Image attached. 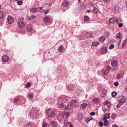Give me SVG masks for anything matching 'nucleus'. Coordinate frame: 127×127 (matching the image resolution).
<instances>
[{
    "label": "nucleus",
    "mask_w": 127,
    "mask_h": 127,
    "mask_svg": "<svg viewBox=\"0 0 127 127\" xmlns=\"http://www.w3.org/2000/svg\"><path fill=\"white\" fill-rule=\"evenodd\" d=\"M46 113L50 118H54L55 117V114L54 111L51 109H49L47 111Z\"/></svg>",
    "instance_id": "f257e3e1"
},
{
    "label": "nucleus",
    "mask_w": 127,
    "mask_h": 127,
    "mask_svg": "<svg viewBox=\"0 0 127 127\" xmlns=\"http://www.w3.org/2000/svg\"><path fill=\"white\" fill-rule=\"evenodd\" d=\"M24 18L23 17H21L19 19L18 23L20 28H22L24 27L25 25V23L23 21Z\"/></svg>",
    "instance_id": "f03ea898"
},
{
    "label": "nucleus",
    "mask_w": 127,
    "mask_h": 127,
    "mask_svg": "<svg viewBox=\"0 0 127 127\" xmlns=\"http://www.w3.org/2000/svg\"><path fill=\"white\" fill-rule=\"evenodd\" d=\"M111 65L113 67V69L115 70H117L118 68L117 66L118 64V62L117 60H115L112 61Z\"/></svg>",
    "instance_id": "7ed1b4c3"
},
{
    "label": "nucleus",
    "mask_w": 127,
    "mask_h": 127,
    "mask_svg": "<svg viewBox=\"0 0 127 127\" xmlns=\"http://www.w3.org/2000/svg\"><path fill=\"white\" fill-rule=\"evenodd\" d=\"M2 60L4 62H7L9 61V58L8 56L5 55L2 56Z\"/></svg>",
    "instance_id": "20e7f679"
},
{
    "label": "nucleus",
    "mask_w": 127,
    "mask_h": 127,
    "mask_svg": "<svg viewBox=\"0 0 127 127\" xmlns=\"http://www.w3.org/2000/svg\"><path fill=\"white\" fill-rule=\"evenodd\" d=\"M71 105L74 107H77L79 105L78 102L76 100H74L71 102Z\"/></svg>",
    "instance_id": "39448f33"
},
{
    "label": "nucleus",
    "mask_w": 127,
    "mask_h": 127,
    "mask_svg": "<svg viewBox=\"0 0 127 127\" xmlns=\"http://www.w3.org/2000/svg\"><path fill=\"white\" fill-rule=\"evenodd\" d=\"M43 8V7H38L37 8H32L30 9V11L32 13L37 12L40 11Z\"/></svg>",
    "instance_id": "423d86ee"
},
{
    "label": "nucleus",
    "mask_w": 127,
    "mask_h": 127,
    "mask_svg": "<svg viewBox=\"0 0 127 127\" xmlns=\"http://www.w3.org/2000/svg\"><path fill=\"white\" fill-rule=\"evenodd\" d=\"M119 10V7L118 6H115L112 9V12L114 13H117Z\"/></svg>",
    "instance_id": "0eeeda50"
},
{
    "label": "nucleus",
    "mask_w": 127,
    "mask_h": 127,
    "mask_svg": "<svg viewBox=\"0 0 127 127\" xmlns=\"http://www.w3.org/2000/svg\"><path fill=\"white\" fill-rule=\"evenodd\" d=\"M126 97L125 96H120L119 98V103L122 104L124 103L125 101Z\"/></svg>",
    "instance_id": "6e6552de"
},
{
    "label": "nucleus",
    "mask_w": 127,
    "mask_h": 127,
    "mask_svg": "<svg viewBox=\"0 0 127 127\" xmlns=\"http://www.w3.org/2000/svg\"><path fill=\"white\" fill-rule=\"evenodd\" d=\"M58 104H60V108L61 109H62L64 107H65V109H66L67 107L66 106V105H65V102H61V101H59L58 102Z\"/></svg>",
    "instance_id": "1a4fd4ad"
},
{
    "label": "nucleus",
    "mask_w": 127,
    "mask_h": 127,
    "mask_svg": "<svg viewBox=\"0 0 127 127\" xmlns=\"http://www.w3.org/2000/svg\"><path fill=\"white\" fill-rule=\"evenodd\" d=\"M118 21V19L114 17L110 18L109 20V22L110 23L114 24L116 22Z\"/></svg>",
    "instance_id": "9d476101"
},
{
    "label": "nucleus",
    "mask_w": 127,
    "mask_h": 127,
    "mask_svg": "<svg viewBox=\"0 0 127 127\" xmlns=\"http://www.w3.org/2000/svg\"><path fill=\"white\" fill-rule=\"evenodd\" d=\"M68 97L64 95L61 97L59 99V100H60V101L62 100L61 101L62 102L64 103V101H65L68 100Z\"/></svg>",
    "instance_id": "9b49d317"
},
{
    "label": "nucleus",
    "mask_w": 127,
    "mask_h": 127,
    "mask_svg": "<svg viewBox=\"0 0 127 127\" xmlns=\"http://www.w3.org/2000/svg\"><path fill=\"white\" fill-rule=\"evenodd\" d=\"M7 20L8 23L9 24H11L13 22L14 18L13 17L9 16L7 18Z\"/></svg>",
    "instance_id": "f8f14e48"
},
{
    "label": "nucleus",
    "mask_w": 127,
    "mask_h": 127,
    "mask_svg": "<svg viewBox=\"0 0 127 127\" xmlns=\"http://www.w3.org/2000/svg\"><path fill=\"white\" fill-rule=\"evenodd\" d=\"M101 53L102 54H104L107 53V47L103 46L101 50Z\"/></svg>",
    "instance_id": "ddd939ff"
},
{
    "label": "nucleus",
    "mask_w": 127,
    "mask_h": 127,
    "mask_svg": "<svg viewBox=\"0 0 127 127\" xmlns=\"http://www.w3.org/2000/svg\"><path fill=\"white\" fill-rule=\"evenodd\" d=\"M70 113L69 112H64L63 113V115L65 119H67L70 116Z\"/></svg>",
    "instance_id": "4468645a"
},
{
    "label": "nucleus",
    "mask_w": 127,
    "mask_h": 127,
    "mask_svg": "<svg viewBox=\"0 0 127 127\" xmlns=\"http://www.w3.org/2000/svg\"><path fill=\"white\" fill-rule=\"evenodd\" d=\"M69 4V2L68 1L64 0L62 3V5L64 7L67 6Z\"/></svg>",
    "instance_id": "2eb2a0df"
},
{
    "label": "nucleus",
    "mask_w": 127,
    "mask_h": 127,
    "mask_svg": "<svg viewBox=\"0 0 127 127\" xmlns=\"http://www.w3.org/2000/svg\"><path fill=\"white\" fill-rule=\"evenodd\" d=\"M44 21L46 23H49L50 22V18L48 16H46L43 18Z\"/></svg>",
    "instance_id": "dca6fc26"
},
{
    "label": "nucleus",
    "mask_w": 127,
    "mask_h": 127,
    "mask_svg": "<svg viewBox=\"0 0 127 127\" xmlns=\"http://www.w3.org/2000/svg\"><path fill=\"white\" fill-rule=\"evenodd\" d=\"M5 15V13L2 11H0V19H3Z\"/></svg>",
    "instance_id": "f3484780"
},
{
    "label": "nucleus",
    "mask_w": 127,
    "mask_h": 127,
    "mask_svg": "<svg viewBox=\"0 0 127 127\" xmlns=\"http://www.w3.org/2000/svg\"><path fill=\"white\" fill-rule=\"evenodd\" d=\"M27 29L29 31H32V26L30 24H29L27 26Z\"/></svg>",
    "instance_id": "a211bd4d"
},
{
    "label": "nucleus",
    "mask_w": 127,
    "mask_h": 127,
    "mask_svg": "<svg viewBox=\"0 0 127 127\" xmlns=\"http://www.w3.org/2000/svg\"><path fill=\"white\" fill-rule=\"evenodd\" d=\"M104 119H109L110 118V113H105L104 115Z\"/></svg>",
    "instance_id": "6ab92c4d"
},
{
    "label": "nucleus",
    "mask_w": 127,
    "mask_h": 127,
    "mask_svg": "<svg viewBox=\"0 0 127 127\" xmlns=\"http://www.w3.org/2000/svg\"><path fill=\"white\" fill-rule=\"evenodd\" d=\"M87 105L85 103H83L80 105V108L83 109H84L86 108L87 106Z\"/></svg>",
    "instance_id": "aec40b11"
},
{
    "label": "nucleus",
    "mask_w": 127,
    "mask_h": 127,
    "mask_svg": "<svg viewBox=\"0 0 127 127\" xmlns=\"http://www.w3.org/2000/svg\"><path fill=\"white\" fill-rule=\"evenodd\" d=\"M93 120V118L91 117H87L85 120V121L88 123L90 121Z\"/></svg>",
    "instance_id": "412c9836"
},
{
    "label": "nucleus",
    "mask_w": 127,
    "mask_h": 127,
    "mask_svg": "<svg viewBox=\"0 0 127 127\" xmlns=\"http://www.w3.org/2000/svg\"><path fill=\"white\" fill-rule=\"evenodd\" d=\"M64 49V47L62 45H60L58 48V50L60 52H62Z\"/></svg>",
    "instance_id": "4be33fe9"
},
{
    "label": "nucleus",
    "mask_w": 127,
    "mask_h": 127,
    "mask_svg": "<svg viewBox=\"0 0 127 127\" xmlns=\"http://www.w3.org/2000/svg\"><path fill=\"white\" fill-rule=\"evenodd\" d=\"M103 120H104L103 125L105 126H107L108 123L109 122L108 120L106 119H104L103 118Z\"/></svg>",
    "instance_id": "5701e85b"
},
{
    "label": "nucleus",
    "mask_w": 127,
    "mask_h": 127,
    "mask_svg": "<svg viewBox=\"0 0 127 127\" xmlns=\"http://www.w3.org/2000/svg\"><path fill=\"white\" fill-rule=\"evenodd\" d=\"M51 124H52L53 127H57L58 125L57 123L54 121L51 122Z\"/></svg>",
    "instance_id": "b1692460"
},
{
    "label": "nucleus",
    "mask_w": 127,
    "mask_h": 127,
    "mask_svg": "<svg viewBox=\"0 0 127 127\" xmlns=\"http://www.w3.org/2000/svg\"><path fill=\"white\" fill-rule=\"evenodd\" d=\"M104 105H106L108 108H109L110 107V104L109 102L106 101L104 102Z\"/></svg>",
    "instance_id": "393cba45"
},
{
    "label": "nucleus",
    "mask_w": 127,
    "mask_h": 127,
    "mask_svg": "<svg viewBox=\"0 0 127 127\" xmlns=\"http://www.w3.org/2000/svg\"><path fill=\"white\" fill-rule=\"evenodd\" d=\"M116 37L117 38H118L119 39L121 40V35L120 33H119L117 34L116 35Z\"/></svg>",
    "instance_id": "a878e982"
},
{
    "label": "nucleus",
    "mask_w": 127,
    "mask_h": 127,
    "mask_svg": "<svg viewBox=\"0 0 127 127\" xmlns=\"http://www.w3.org/2000/svg\"><path fill=\"white\" fill-rule=\"evenodd\" d=\"M84 21H89V18L87 16H84Z\"/></svg>",
    "instance_id": "bb28decb"
},
{
    "label": "nucleus",
    "mask_w": 127,
    "mask_h": 127,
    "mask_svg": "<svg viewBox=\"0 0 127 127\" xmlns=\"http://www.w3.org/2000/svg\"><path fill=\"white\" fill-rule=\"evenodd\" d=\"M105 40V38L103 36H102L99 39V40L101 42H104Z\"/></svg>",
    "instance_id": "cd10ccee"
},
{
    "label": "nucleus",
    "mask_w": 127,
    "mask_h": 127,
    "mask_svg": "<svg viewBox=\"0 0 127 127\" xmlns=\"http://www.w3.org/2000/svg\"><path fill=\"white\" fill-rule=\"evenodd\" d=\"M99 44V43L97 42H95L92 44V45L95 47H96Z\"/></svg>",
    "instance_id": "c85d7f7f"
},
{
    "label": "nucleus",
    "mask_w": 127,
    "mask_h": 127,
    "mask_svg": "<svg viewBox=\"0 0 127 127\" xmlns=\"http://www.w3.org/2000/svg\"><path fill=\"white\" fill-rule=\"evenodd\" d=\"M109 72V70L108 69H106L104 71L103 73L105 75H107Z\"/></svg>",
    "instance_id": "c756f323"
},
{
    "label": "nucleus",
    "mask_w": 127,
    "mask_h": 127,
    "mask_svg": "<svg viewBox=\"0 0 127 127\" xmlns=\"http://www.w3.org/2000/svg\"><path fill=\"white\" fill-rule=\"evenodd\" d=\"M43 127H49V125L47 123H46L45 124H44L43 122Z\"/></svg>",
    "instance_id": "7c9ffc66"
},
{
    "label": "nucleus",
    "mask_w": 127,
    "mask_h": 127,
    "mask_svg": "<svg viewBox=\"0 0 127 127\" xmlns=\"http://www.w3.org/2000/svg\"><path fill=\"white\" fill-rule=\"evenodd\" d=\"M35 17V16H34L33 15H31L30 17H28V19L29 20H30L31 19Z\"/></svg>",
    "instance_id": "2f4dec72"
},
{
    "label": "nucleus",
    "mask_w": 127,
    "mask_h": 127,
    "mask_svg": "<svg viewBox=\"0 0 127 127\" xmlns=\"http://www.w3.org/2000/svg\"><path fill=\"white\" fill-rule=\"evenodd\" d=\"M85 36L86 37H91V35L89 33L87 32L86 33H85Z\"/></svg>",
    "instance_id": "473e14b6"
},
{
    "label": "nucleus",
    "mask_w": 127,
    "mask_h": 127,
    "mask_svg": "<svg viewBox=\"0 0 127 127\" xmlns=\"http://www.w3.org/2000/svg\"><path fill=\"white\" fill-rule=\"evenodd\" d=\"M93 12L94 13L96 14L98 12V10L96 8L94 7V9L93 10Z\"/></svg>",
    "instance_id": "72a5a7b5"
},
{
    "label": "nucleus",
    "mask_w": 127,
    "mask_h": 127,
    "mask_svg": "<svg viewBox=\"0 0 127 127\" xmlns=\"http://www.w3.org/2000/svg\"><path fill=\"white\" fill-rule=\"evenodd\" d=\"M116 117V115L114 113H112L111 115V117L112 118L114 119Z\"/></svg>",
    "instance_id": "f704fd0d"
},
{
    "label": "nucleus",
    "mask_w": 127,
    "mask_h": 127,
    "mask_svg": "<svg viewBox=\"0 0 127 127\" xmlns=\"http://www.w3.org/2000/svg\"><path fill=\"white\" fill-rule=\"evenodd\" d=\"M111 95L112 97H114L117 95V93L115 92H113L112 93Z\"/></svg>",
    "instance_id": "c9c22d12"
},
{
    "label": "nucleus",
    "mask_w": 127,
    "mask_h": 127,
    "mask_svg": "<svg viewBox=\"0 0 127 127\" xmlns=\"http://www.w3.org/2000/svg\"><path fill=\"white\" fill-rule=\"evenodd\" d=\"M114 45L113 44L111 45L108 47V49H111L114 47Z\"/></svg>",
    "instance_id": "e433bc0d"
},
{
    "label": "nucleus",
    "mask_w": 127,
    "mask_h": 127,
    "mask_svg": "<svg viewBox=\"0 0 127 127\" xmlns=\"http://www.w3.org/2000/svg\"><path fill=\"white\" fill-rule=\"evenodd\" d=\"M127 43V41L126 40H125L123 41L122 44V47H123Z\"/></svg>",
    "instance_id": "4c0bfd02"
},
{
    "label": "nucleus",
    "mask_w": 127,
    "mask_h": 127,
    "mask_svg": "<svg viewBox=\"0 0 127 127\" xmlns=\"http://www.w3.org/2000/svg\"><path fill=\"white\" fill-rule=\"evenodd\" d=\"M67 126H68L69 127H73L72 125L69 122H67Z\"/></svg>",
    "instance_id": "58836bf2"
},
{
    "label": "nucleus",
    "mask_w": 127,
    "mask_h": 127,
    "mask_svg": "<svg viewBox=\"0 0 127 127\" xmlns=\"http://www.w3.org/2000/svg\"><path fill=\"white\" fill-rule=\"evenodd\" d=\"M98 100L97 99H95L93 100V102H94L95 103H96L97 102H98Z\"/></svg>",
    "instance_id": "ea45409f"
},
{
    "label": "nucleus",
    "mask_w": 127,
    "mask_h": 127,
    "mask_svg": "<svg viewBox=\"0 0 127 127\" xmlns=\"http://www.w3.org/2000/svg\"><path fill=\"white\" fill-rule=\"evenodd\" d=\"M29 97L32 99L33 98V94L32 93H30L29 95Z\"/></svg>",
    "instance_id": "a19ab883"
},
{
    "label": "nucleus",
    "mask_w": 127,
    "mask_h": 127,
    "mask_svg": "<svg viewBox=\"0 0 127 127\" xmlns=\"http://www.w3.org/2000/svg\"><path fill=\"white\" fill-rule=\"evenodd\" d=\"M27 87L28 88L30 87L31 86V84L30 82H28L26 85Z\"/></svg>",
    "instance_id": "79ce46f5"
},
{
    "label": "nucleus",
    "mask_w": 127,
    "mask_h": 127,
    "mask_svg": "<svg viewBox=\"0 0 127 127\" xmlns=\"http://www.w3.org/2000/svg\"><path fill=\"white\" fill-rule=\"evenodd\" d=\"M73 86L71 85H69L67 87V89L69 90H70L72 88Z\"/></svg>",
    "instance_id": "37998d69"
},
{
    "label": "nucleus",
    "mask_w": 127,
    "mask_h": 127,
    "mask_svg": "<svg viewBox=\"0 0 127 127\" xmlns=\"http://www.w3.org/2000/svg\"><path fill=\"white\" fill-rule=\"evenodd\" d=\"M121 77L120 75L119 74H118L117 76V79H119Z\"/></svg>",
    "instance_id": "c03bdc74"
},
{
    "label": "nucleus",
    "mask_w": 127,
    "mask_h": 127,
    "mask_svg": "<svg viewBox=\"0 0 127 127\" xmlns=\"http://www.w3.org/2000/svg\"><path fill=\"white\" fill-rule=\"evenodd\" d=\"M19 98H18V99H17V98L15 99H14V103H16V102H18V100H19Z\"/></svg>",
    "instance_id": "a18cd8bd"
},
{
    "label": "nucleus",
    "mask_w": 127,
    "mask_h": 127,
    "mask_svg": "<svg viewBox=\"0 0 127 127\" xmlns=\"http://www.w3.org/2000/svg\"><path fill=\"white\" fill-rule=\"evenodd\" d=\"M95 114V113L94 112H92L90 113V115L91 116L94 115Z\"/></svg>",
    "instance_id": "49530a36"
},
{
    "label": "nucleus",
    "mask_w": 127,
    "mask_h": 127,
    "mask_svg": "<svg viewBox=\"0 0 127 127\" xmlns=\"http://www.w3.org/2000/svg\"><path fill=\"white\" fill-rule=\"evenodd\" d=\"M122 104L120 103H119L117 105L116 107L117 108H119Z\"/></svg>",
    "instance_id": "de8ad7c7"
},
{
    "label": "nucleus",
    "mask_w": 127,
    "mask_h": 127,
    "mask_svg": "<svg viewBox=\"0 0 127 127\" xmlns=\"http://www.w3.org/2000/svg\"><path fill=\"white\" fill-rule=\"evenodd\" d=\"M99 126L100 127H102L103 125V123L102 122H100L99 123Z\"/></svg>",
    "instance_id": "09e8293b"
},
{
    "label": "nucleus",
    "mask_w": 127,
    "mask_h": 127,
    "mask_svg": "<svg viewBox=\"0 0 127 127\" xmlns=\"http://www.w3.org/2000/svg\"><path fill=\"white\" fill-rule=\"evenodd\" d=\"M123 26V24L122 23H120L118 25V26L119 27H121Z\"/></svg>",
    "instance_id": "8fccbe9b"
},
{
    "label": "nucleus",
    "mask_w": 127,
    "mask_h": 127,
    "mask_svg": "<svg viewBox=\"0 0 127 127\" xmlns=\"http://www.w3.org/2000/svg\"><path fill=\"white\" fill-rule=\"evenodd\" d=\"M109 109H103V111L104 112H105L107 111H109Z\"/></svg>",
    "instance_id": "3c124183"
},
{
    "label": "nucleus",
    "mask_w": 127,
    "mask_h": 127,
    "mask_svg": "<svg viewBox=\"0 0 127 127\" xmlns=\"http://www.w3.org/2000/svg\"><path fill=\"white\" fill-rule=\"evenodd\" d=\"M114 84L115 86H117L118 85V82H116L114 83Z\"/></svg>",
    "instance_id": "603ef678"
},
{
    "label": "nucleus",
    "mask_w": 127,
    "mask_h": 127,
    "mask_svg": "<svg viewBox=\"0 0 127 127\" xmlns=\"http://www.w3.org/2000/svg\"><path fill=\"white\" fill-rule=\"evenodd\" d=\"M125 91L126 92H127V86H126L125 87Z\"/></svg>",
    "instance_id": "864d4df0"
},
{
    "label": "nucleus",
    "mask_w": 127,
    "mask_h": 127,
    "mask_svg": "<svg viewBox=\"0 0 127 127\" xmlns=\"http://www.w3.org/2000/svg\"><path fill=\"white\" fill-rule=\"evenodd\" d=\"M104 0V1L106 2H109L110 1V0Z\"/></svg>",
    "instance_id": "5fc2aeb1"
},
{
    "label": "nucleus",
    "mask_w": 127,
    "mask_h": 127,
    "mask_svg": "<svg viewBox=\"0 0 127 127\" xmlns=\"http://www.w3.org/2000/svg\"><path fill=\"white\" fill-rule=\"evenodd\" d=\"M49 10H47V11H46V12L45 13V15L47 14L49 12Z\"/></svg>",
    "instance_id": "6e6d98bb"
},
{
    "label": "nucleus",
    "mask_w": 127,
    "mask_h": 127,
    "mask_svg": "<svg viewBox=\"0 0 127 127\" xmlns=\"http://www.w3.org/2000/svg\"><path fill=\"white\" fill-rule=\"evenodd\" d=\"M103 95H104L102 96V97H103V98H104L105 96H106V94L105 93H104V94H103Z\"/></svg>",
    "instance_id": "4d7b16f0"
},
{
    "label": "nucleus",
    "mask_w": 127,
    "mask_h": 127,
    "mask_svg": "<svg viewBox=\"0 0 127 127\" xmlns=\"http://www.w3.org/2000/svg\"><path fill=\"white\" fill-rule=\"evenodd\" d=\"M113 127H118V126H117L116 125H114L113 126Z\"/></svg>",
    "instance_id": "13d9d810"
},
{
    "label": "nucleus",
    "mask_w": 127,
    "mask_h": 127,
    "mask_svg": "<svg viewBox=\"0 0 127 127\" xmlns=\"http://www.w3.org/2000/svg\"><path fill=\"white\" fill-rule=\"evenodd\" d=\"M90 12V11L89 10H88L87 11V12Z\"/></svg>",
    "instance_id": "bf43d9fd"
},
{
    "label": "nucleus",
    "mask_w": 127,
    "mask_h": 127,
    "mask_svg": "<svg viewBox=\"0 0 127 127\" xmlns=\"http://www.w3.org/2000/svg\"><path fill=\"white\" fill-rule=\"evenodd\" d=\"M121 42V40H120L119 41V43H120V42Z\"/></svg>",
    "instance_id": "052dcab7"
},
{
    "label": "nucleus",
    "mask_w": 127,
    "mask_h": 127,
    "mask_svg": "<svg viewBox=\"0 0 127 127\" xmlns=\"http://www.w3.org/2000/svg\"><path fill=\"white\" fill-rule=\"evenodd\" d=\"M126 5L127 6V1L126 2Z\"/></svg>",
    "instance_id": "680f3d73"
},
{
    "label": "nucleus",
    "mask_w": 127,
    "mask_h": 127,
    "mask_svg": "<svg viewBox=\"0 0 127 127\" xmlns=\"http://www.w3.org/2000/svg\"><path fill=\"white\" fill-rule=\"evenodd\" d=\"M1 8V6L0 5V9Z\"/></svg>",
    "instance_id": "e2e57ef3"
},
{
    "label": "nucleus",
    "mask_w": 127,
    "mask_h": 127,
    "mask_svg": "<svg viewBox=\"0 0 127 127\" xmlns=\"http://www.w3.org/2000/svg\"><path fill=\"white\" fill-rule=\"evenodd\" d=\"M126 81L127 82V78H126Z\"/></svg>",
    "instance_id": "0e129e2a"
},
{
    "label": "nucleus",
    "mask_w": 127,
    "mask_h": 127,
    "mask_svg": "<svg viewBox=\"0 0 127 127\" xmlns=\"http://www.w3.org/2000/svg\"><path fill=\"white\" fill-rule=\"evenodd\" d=\"M11 0V1H13L14 0Z\"/></svg>",
    "instance_id": "69168bd1"
},
{
    "label": "nucleus",
    "mask_w": 127,
    "mask_h": 127,
    "mask_svg": "<svg viewBox=\"0 0 127 127\" xmlns=\"http://www.w3.org/2000/svg\"><path fill=\"white\" fill-rule=\"evenodd\" d=\"M79 1H80V0H78Z\"/></svg>",
    "instance_id": "338daca9"
}]
</instances>
